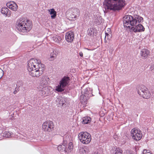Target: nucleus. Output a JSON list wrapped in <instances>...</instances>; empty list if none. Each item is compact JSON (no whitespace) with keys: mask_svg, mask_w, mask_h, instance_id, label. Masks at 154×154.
<instances>
[{"mask_svg":"<svg viewBox=\"0 0 154 154\" xmlns=\"http://www.w3.org/2000/svg\"><path fill=\"white\" fill-rule=\"evenodd\" d=\"M57 52L58 53V52ZM57 54H58V53H57Z\"/></svg>","mask_w":154,"mask_h":154,"instance_id":"nucleus-43","label":"nucleus"},{"mask_svg":"<svg viewBox=\"0 0 154 154\" xmlns=\"http://www.w3.org/2000/svg\"><path fill=\"white\" fill-rule=\"evenodd\" d=\"M33 61V60H30L28 61L27 70L29 72V75L32 77H38L42 74L45 68H40L39 66L41 65V64L38 65L35 63V65H34Z\"/></svg>","mask_w":154,"mask_h":154,"instance_id":"nucleus-2","label":"nucleus"},{"mask_svg":"<svg viewBox=\"0 0 154 154\" xmlns=\"http://www.w3.org/2000/svg\"><path fill=\"white\" fill-rule=\"evenodd\" d=\"M10 9H12L13 11H16L17 9V6L15 3H14L12 5Z\"/></svg>","mask_w":154,"mask_h":154,"instance_id":"nucleus-29","label":"nucleus"},{"mask_svg":"<svg viewBox=\"0 0 154 154\" xmlns=\"http://www.w3.org/2000/svg\"><path fill=\"white\" fill-rule=\"evenodd\" d=\"M125 0H105L103 6L105 9L104 13L109 11H114L122 9L126 5Z\"/></svg>","mask_w":154,"mask_h":154,"instance_id":"nucleus-1","label":"nucleus"},{"mask_svg":"<svg viewBox=\"0 0 154 154\" xmlns=\"http://www.w3.org/2000/svg\"><path fill=\"white\" fill-rule=\"evenodd\" d=\"M18 92L17 91H16V90H15V91H14L13 93L14 94H16Z\"/></svg>","mask_w":154,"mask_h":154,"instance_id":"nucleus-41","label":"nucleus"},{"mask_svg":"<svg viewBox=\"0 0 154 154\" xmlns=\"http://www.w3.org/2000/svg\"><path fill=\"white\" fill-rule=\"evenodd\" d=\"M73 147V145L72 142L69 143L67 145V142L64 141L62 145H59L58 147V149L60 152L64 151L66 153H68L70 152Z\"/></svg>","mask_w":154,"mask_h":154,"instance_id":"nucleus-6","label":"nucleus"},{"mask_svg":"<svg viewBox=\"0 0 154 154\" xmlns=\"http://www.w3.org/2000/svg\"><path fill=\"white\" fill-rule=\"evenodd\" d=\"M150 69L152 71H154V64H153L150 67Z\"/></svg>","mask_w":154,"mask_h":154,"instance_id":"nucleus-38","label":"nucleus"},{"mask_svg":"<svg viewBox=\"0 0 154 154\" xmlns=\"http://www.w3.org/2000/svg\"><path fill=\"white\" fill-rule=\"evenodd\" d=\"M122 152V150L120 148L116 147H114L111 151L112 154H123Z\"/></svg>","mask_w":154,"mask_h":154,"instance_id":"nucleus-20","label":"nucleus"},{"mask_svg":"<svg viewBox=\"0 0 154 154\" xmlns=\"http://www.w3.org/2000/svg\"><path fill=\"white\" fill-rule=\"evenodd\" d=\"M43 88L39 91V94L43 97L48 96L50 93V88H51L48 86H43Z\"/></svg>","mask_w":154,"mask_h":154,"instance_id":"nucleus-12","label":"nucleus"},{"mask_svg":"<svg viewBox=\"0 0 154 154\" xmlns=\"http://www.w3.org/2000/svg\"><path fill=\"white\" fill-rule=\"evenodd\" d=\"M79 55L82 57L83 56V54L82 53V52H80Z\"/></svg>","mask_w":154,"mask_h":154,"instance_id":"nucleus-40","label":"nucleus"},{"mask_svg":"<svg viewBox=\"0 0 154 154\" xmlns=\"http://www.w3.org/2000/svg\"><path fill=\"white\" fill-rule=\"evenodd\" d=\"M31 60H33L32 62H33V64L34 65H35L36 64L35 63L37 64H38V65H39L40 64H41V65L40 66H39L40 67V68L41 67L45 68L44 65L42 64L41 63V61L40 60H39V59H38V60L36 59V62H35V60L34 59H31Z\"/></svg>","mask_w":154,"mask_h":154,"instance_id":"nucleus-23","label":"nucleus"},{"mask_svg":"<svg viewBox=\"0 0 154 154\" xmlns=\"http://www.w3.org/2000/svg\"><path fill=\"white\" fill-rule=\"evenodd\" d=\"M137 16V19L136 18V20L137 22H137H138V23H140L141 22L142 20H143V18L141 17L140 16H139V15H135V16Z\"/></svg>","mask_w":154,"mask_h":154,"instance_id":"nucleus-30","label":"nucleus"},{"mask_svg":"<svg viewBox=\"0 0 154 154\" xmlns=\"http://www.w3.org/2000/svg\"><path fill=\"white\" fill-rule=\"evenodd\" d=\"M32 26L31 22L28 20L20 19L17 23L16 28L19 32H26L31 29Z\"/></svg>","mask_w":154,"mask_h":154,"instance_id":"nucleus-3","label":"nucleus"},{"mask_svg":"<svg viewBox=\"0 0 154 154\" xmlns=\"http://www.w3.org/2000/svg\"><path fill=\"white\" fill-rule=\"evenodd\" d=\"M78 137L80 141L83 144H88L91 140V135L87 132L79 133L78 135Z\"/></svg>","mask_w":154,"mask_h":154,"instance_id":"nucleus-7","label":"nucleus"},{"mask_svg":"<svg viewBox=\"0 0 154 154\" xmlns=\"http://www.w3.org/2000/svg\"><path fill=\"white\" fill-rule=\"evenodd\" d=\"M15 90H16V91L18 92L19 91V88L16 86V88H15Z\"/></svg>","mask_w":154,"mask_h":154,"instance_id":"nucleus-39","label":"nucleus"},{"mask_svg":"<svg viewBox=\"0 0 154 154\" xmlns=\"http://www.w3.org/2000/svg\"><path fill=\"white\" fill-rule=\"evenodd\" d=\"M52 39L54 42H55L57 43H59L61 41V37L57 35L53 36L52 37Z\"/></svg>","mask_w":154,"mask_h":154,"instance_id":"nucleus-26","label":"nucleus"},{"mask_svg":"<svg viewBox=\"0 0 154 154\" xmlns=\"http://www.w3.org/2000/svg\"><path fill=\"white\" fill-rule=\"evenodd\" d=\"M80 13V11L79 9L75 8H72L67 11L66 15L69 18V20H70V18L75 20L77 15H79Z\"/></svg>","mask_w":154,"mask_h":154,"instance_id":"nucleus-8","label":"nucleus"},{"mask_svg":"<svg viewBox=\"0 0 154 154\" xmlns=\"http://www.w3.org/2000/svg\"><path fill=\"white\" fill-rule=\"evenodd\" d=\"M49 79L46 76H43L40 79V87L41 88L43 86H46L48 84V81Z\"/></svg>","mask_w":154,"mask_h":154,"instance_id":"nucleus-14","label":"nucleus"},{"mask_svg":"<svg viewBox=\"0 0 154 154\" xmlns=\"http://www.w3.org/2000/svg\"><path fill=\"white\" fill-rule=\"evenodd\" d=\"M81 93L84 94L86 97H90L92 95V92L91 89L88 88H87L85 89L82 90Z\"/></svg>","mask_w":154,"mask_h":154,"instance_id":"nucleus-15","label":"nucleus"},{"mask_svg":"<svg viewBox=\"0 0 154 154\" xmlns=\"http://www.w3.org/2000/svg\"><path fill=\"white\" fill-rule=\"evenodd\" d=\"M94 21L96 24L99 25L103 22V20L102 17L100 16L98 13L97 14L94 15Z\"/></svg>","mask_w":154,"mask_h":154,"instance_id":"nucleus-17","label":"nucleus"},{"mask_svg":"<svg viewBox=\"0 0 154 154\" xmlns=\"http://www.w3.org/2000/svg\"><path fill=\"white\" fill-rule=\"evenodd\" d=\"M54 125L52 121H47L45 122L42 125V129L45 131L50 132L54 129Z\"/></svg>","mask_w":154,"mask_h":154,"instance_id":"nucleus-10","label":"nucleus"},{"mask_svg":"<svg viewBox=\"0 0 154 154\" xmlns=\"http://www.w3.org/2000/svg\"><path fill=\"white\" fill-rule=\"evenodd\" d=\"M74 38V34L71 31L67 32L65 35V39L68 42H72Z\"/></svg>","mask_w":154,"mask_h":154,"instance_id":"nucleus-13","label":"nucleus"},{"mask_svg":"<svg viewBox=\"0 0 154 154\" xmlns=\"http://www.w3.org/2000/svg\"><path fill=\"white\" fill-rule=\"evenodd\" d=\"M125 154H134L133 151L129 149L126 150L124 152Z\"/></svg>","mask_w":154,"mask_h":154,"instance_id":"nucleus-32","label":"nucleus"},{"mask_svg":"<svg viewBox=\"0 0 154 154\" xmlns=\"http://www.w3.org/2000/svg\"><path fill=\"white\" fill-rule=\"evenodd\" d=\"M138 93L144 98L148 99L151 96V94L148 89L144 86H141L139 88Z\"/></svg>","mask_w":154,"mask_h":154,"instance_id":"nucleus-9","label":"nucleus"},{"mask_svg":"<svg viewBox=\"0 0 154 154\" xmlns=\"http://www.w3.org/2000/svg\"><path fill=\"white\" fill-rule=\"evenodd\" d=\"M23 85V83L22 82L19 81L17 83L16 86L17 87L19 88L20 86H22Z\"/></svg>","mask_w":154,"mask_h":154,"instance_id":"nucleus-34","label":"nucleus"},{"mask_svg":"<svg viewBox=\"0 0 154 154\" xmlns=\"http://www.w3.org/2000/svg\"><path fill=\"white\" fill-rule=\"evenodd\" d=\"M1 13L9 17L10 16V11L6 7H3L1 9Z\"/></svg>","mask_w":154,"mask_h":154,"instance_id":"nucleus-19","label":"nucleus"},{"mask_svg":"<svg viewBox=\"0 0 154 154\" xmlns=\"http://www.w3.org/2000/svg\"><path fill=\"white\" fill-rule=\"evenodd\" d=\"M95 30L93 28H88L87 31V33L90 36H94V31Z\"/></svg>","mask_w":154,"mask_h":154,"instance_id":"nucleus-25","label":"nucleus"},{"mask_svg":"<svg viewBox=\"0 0 154 154\" xmlns=\"http://www.w3.org/2000/svg\"><path fill=\"white\" fill-rule=\"evenodd\" d=\"M11 135V133L8 131H6L3 133V136L6 137H9Z\"/></svg>","mask_w":154,"mask_h":154,"instance_id":"nucleus-31","label":"nucleus"},{"mask_svg":"<svg viewBox=\"0 0 154 154\" xmlns=\"http://www.w3.org/2000/svg\"><path fill=\"white\" fill-rule=\"evenodd\" d=\"M142 133L140 131L137 130L136 134L134 135H132V138L136 140H139L142 138Z\"/></svg>","mask_w":154,"mask_h":154,"instance_id":"nucleus-18","label":"nucleus"},{"mask_svg":"<svg viewBox=\"0 0 154 154\" xmlns=\"http://www.w3.org/2000/svg\"><path fill=\"white\" fill-rule=\"evenodd\" d=\"M62 99L63 98L59 96L57 98L56 100V101L59 103V104H62V106H63L64 103L62 100Z\"/></svg>","mask_w":154,"mask_h":154,"instance_id":"nucleus-28","label":"nucleus"},{"mask_svg":"<svg viewBox=\"0 0 154 154\" xmlns=\"http://www.w3.org/2000/svg\"><path fill=\"white\" fill-rule=\"evenodd\" d=\"M89 97H86L84 94H82L80 97V102L83 104H86L87 103Z\"/></svg>","mask_w":154,"mask_h":154,"instance_id":"nucleus-21","label":"nucleus"},{"mask_svg":"<svg viewBox=\"0 0 154 154\" xmlns=\"http://www.w3.org/2000/svg\"><path fill=\"white\" fill-rule=\"evenodd\" d=\"M69 80V77L64 76L60 82L59 84L56 87V91L60 92L64 91V88L68 85Z\"/></svg>","mask_w":154,"mask_h":154,"instance_id":"nucleus-5","label":"nucleus"},{"mask_svg":"<svg viewBox=\"0 0 154 154\" xmlns=\"http://www.w3.org/2000/svg\"><path fill=\"white\" fill-rule=\"evenodd\" d=\"M150 52L147 49H143L141 51L140 54L142 58L145 59L147 58L149 55Z\"/></svg>","mask_w":154,"mask_h":154,"instance_id":"nucleus-16","label":"nucleus"},{"mask_svg":"<svg viewBox=\"0 0 154 154\" xmlns=\"http://www.w3.org/2000/svg\"><path fill=\"white\" fill-rule=\"evenodd\" d=\"M57 54H56V51H53V52L51 53L50 54V57L49 58V60L50 61L53 60L56 57Z\"/></svg>","mask_w":154,"mask_h":154,"instance_id":"nucleus-27","label":"nucleus"},{"mask_svg":"<svg viewBox=\"0 0 154 154\" xmlns=\"http://www.w3.org/2000/svg\"><path fill=\"white\" fill-rule=\"evenodd\" d=\"M12 4L11 3V2H8L7 3L6 5L8 7L10 8Z\"/></svg>","mask_w":154,"mask_h":154,"instance_id":"nucleus-37","label":"nucleus"},{"mask_svg":"<svg viewBox=\"0 0 154 154\" xmlns=\"http://www.w3.org/2000/svg\"><path fill=\"white\" fill-rule=\"evenodd\" d=\"M146 154H152L151 153H150L149 152H147Z\"/></svg>","mask_w":154,"mask_h":154,"instance_id":"nucleus-42","label":"nucleus"},{"mask_svg":"<svg viewBox=\"0 0 154 154\" xmlns=\"http://www.w3.org/2000/svg\"><path fill=\"white\" fill-rule=\"evenodd\" d=\"M135 26H128L129 29V32H140L144 31L145 30V28L141 24H139L138 25Z\"/></svg>","mask_w":154,"mask_h":154,"instance_id":"nucleus-11","label":"nucleus"},{"mask_svg":"<svg viewBox=\"0 0 154 154\" xmlns=\"http://www.w3.org/2000/svg\"><path fill=\"white\" fill-rule=\"evenodd\" d=\"M137 131V130H135L134 128L132 129L131 131V136L132 137V135H134L136 134Z\"/></svg>","mask_w":154,"mask_h":154,"instance_id":"nucleus-33","label":"nucleus"},{"mask_svg":"<svg viewBox=\"0 0 154 154\" xmlns=\"http://www.w3.org/2000/svg\"><path fill=\"white\" fill-rule=\"evenodd\" d=\"M111 38V36L109 34L107 33H105V40H106V39H109Z\"/></svg>","mask_w":154,"mask_h":154,"instance_id":"nucleus-35","label":"nucleus"},{"mask_svg":"<svg viewBox=\"0 0 154 154\" xmlns=\"http://www.w3.org/2000/svg\"><path fill=\"white\" fill-rule=\"evenodd\" d=\"M91 120V118L89 117H84L82 122L83 124H87L89 123Z\"/></svg>","mask_w":154,"mask_h":154,"instance_id":"nucleus-24","label":"nucleus"},{"mask_svg":"<svg viewBox=\"0 0 154 154\" xmlns=\"http://www.w3.org/2000/svg\"><path fill=\"white\" fill-rule=\"evenodd\" d=\"M137 16H135V15L132 16L131 15H127L125 16L123 18V21L124 27L128 28L127 26L130 25L131 26H134L137 24L136 18Z\"/></svg>","mask_w":154,"mask_h":154,"instance_id":"nucleus-4","label":"nucleus"},{"mask_svg":"<svg viewBox=\"0 0 154 154\" xmlns=\"http://www.w3.org/2000/svg\"><path fill=\"white\" fill-rule=\"evenodd\" d=\"M4 75V72L3 70L0 68V79H1Z\"/></svg>","mask_w":154,"mask_h":154,"instance_id":"nucleus-36","label":"nucleus"},{"mask_svg":"<svg viewBox=\"0 0 154 154\" xmlns=\"http://www.w3.org/2000/svg\"><path fill=\"white\" fill-rule=\"evenodd\" d=\"M48 11L50 12V14L51 15V17L52 19H54L57 16V12L54 10V8L48 10Z\"/></svg>","mask_w":154,"mask_h":154,"instance_id":"nucleus-22","label":"nucleus"}]
</instances>
